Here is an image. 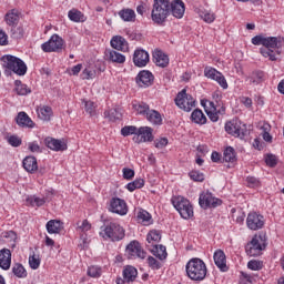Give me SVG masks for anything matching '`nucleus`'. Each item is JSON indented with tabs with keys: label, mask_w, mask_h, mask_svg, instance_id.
<instances>
[{
	"label": "nucleus",
	"mask_w": 284,
	"mask_h": 284,
	"mask_svg": "<svg viewBox=\"0 0 284 284\" xmlns=\"http://www.w3.org/2000/svg\"><path fill=\"white\" fill-rule=\"evenodd\" d=\"M246 225L248 230H263V226L265 225V217L256 212H251L247 215Z\"/></svg>",
	"instance_id": "obj_11"
},
{
	"label": "nucleus",
	"mask_w": 284,
	"mask_h": 284,
	"mask_svg": "<svg viewBox=\"0 0 284 284\" xmlns=\"http://www.w3.org/2000/svg\"><path fill=\"white\" fill-rule=\"evenodd\" d=\"M44 144L49 150H53L54 152H63L68 150V144H65V142L53 138H47Z\"/></svg>",
	"instance_id": "obj_19"
},
{
	"label": "nucleus",
	"mask_w": 284,
	"mask_h": 284,
	"mask_svg": "<svg viewBox=\"0 0 284 284\" xmlns=\"http://www.w3.org/2000/svg\"><path fill=\"white\" fill-rule=\"evenodd\" d=\"M154 145L158 150H163L168 145V138L155 140Z\"/></svg>",
	"instance_id": "obj_63"
},
{
	"label": "nucleus",
	"mask_w": 284,
	"mask_h": 284,
	"mask_svg": "<svg viewBox=\"0 0 284 284\" xmlns=\"http://www.w3.org/2000/svg\"><path fill=\"white\" fill-rule=\"evenodd\" d=\"M136 216H138V221L140 223H143L144 225H151V223H152V215L148 211L140 210L138 212Z\"/></svg>",
	"instance_id": "obj_38"
},
{
	"label": "nucleus",
	"mask_w": 284,
	"mask_h": 284,
	"mask_svg": "<svg viewBox=\"0 0 284 284\" xmlns=\"http://www.w3.org/2000/svg\"><path fill=\"white\" fill-rule=\"evenodd\" d=\"M145 119L153 125H161L163 123V118L161 116V113L156 110L149 109V112L146 113Z\"/></svg>",
	"instance_id": "obj_28"
},
{
	"label": "nucleus",
	"mask_w": 284,
	"mask_h": 284,
	"mask_svg": "<svg viewBox=\"0 0 284 284\" xmlns=\"http://www.w3.org/2000/svg\"><path fill=\"white\" fill-rule=\"evenodd\" d=\"M12 273L18 278H26V276H28V272L26 271V267H23L21 264H16L12 267Z\"/></svg>",
	"instance_id": "obj_43"
},
{
	"label": "nucleus",
	"mask_w": 284,
	"mask_h": 284,
	"mask_svg": "<svg viewBox=\"0 0 284 284\" xmlns=\"http://www.w3.org/2000/svg\"><path fill=\"white\" fill-rule=\"evenodd\" d=\"M88 276H91V278H99V276H101V268L99 266H90L88 268Z\"/></svg>",
	"instance_id": "obj_54"
},
{
	"label": "nucleus",
	"mask_w": 284,
	"mask_h": 284,
	"mask_svg": "<svg viewBox=\"0 0 284 284\" xmlns=\"http://www.w3.org/2000/svg\"><path fill=\"white\" fill-rule=\"evenodd\" d=\"M122 274L126 283H134V281H136V276H139V271L136 270V267L128 265L124 267Z\"/></svg>",
	"instance_id": "obj_27"
},
{
	"label": "nucleus",
	"mask_w": 284,
	"mask_h": 284,
	"mask_svg": "<svg viewBox=\"0 0 284 284\" xmlns=\"http://www.w3.org/2000/svg\"><path fill=\"white\" fill-rule=\"evenodd\" d=\"M29 265L31 270H39V266L41 265V260L37 257V255L29 256Z\"/></svg>",
	"instance_id": "obj_52"
},
{
	"label": "nucleus",
	"mask_w": 284,
	"mask_h": 284,
	"mask_svg": "<svg viewBox=\"0 0 284 284\" xmlns=\"http://www.w3.org/2000/svg\"><path fill=\"white\" fill-rule=\"evenodd\" d=\"M16 123L20 128H34V122L32 121V119H30L28 113H26L23 111L18 113V115L16 118Z\"/></svg>",
	"instance_id": "obj_24"
},
{
	"label": "nucleus",
	"mask_w": 284,
	"mask_h": 284,
	"mask_svg": "<svg viewBox=\"0 0 284 284\" xmlns=\"http://www.w3.org/2000/svg\"><path fill=\"white\" fill-rule=\"evenodd\" d=\"M265 163L268 168H276L278 159H276V155L270 153L265 156Z\"/></svg>",
	"instance_id": "obj_50"
},
{
	"label": "nucleus",
	"mask_w": 284,
	"mask_h": 284,
	"mask_svg": "<svg viewBox=\"0 0 284 284\" xmlns=\"http://www.w3.org/2000/svg\"><path fill=\"white\" fill-rule=\"evenodd\" d=\"M170 17V0H154L151 10V21L155 26H165Z\"/></svg>",
	"instance_id": "obj_2"
},
{
	"label": "nucleus",
	"mask_w": 284,
	"mask_h": 284,
	"mask_svg": "<svg viewBox=\"0 0 284 284\" xmlns=\"http://www.w3.org/2000/svg\"><path fill=\"white\" fill-rule=\"evenodd\" d=\"M111 48L120 52H128V49H129L128 41H125V38L121 36H115L111 39Z\"/></svg>",
	"instance_id": "obj_23"
},
{
	"label": "nucleus",
	"mask_w": 284,
	"mask_h": 284,
	"mask_svg": "<svg viewBox=\"0 0 284 284\" xmlns=\"http://www.w3.org/2000/svg\"><path fill=\"white\" fill-rule=\"evenodd\" d=\"M213 81H216V83H219V85H221L223 90H227V80H225L223 73L220 72L216 79H214Z\"/></svg>",
	"instance_id": "obj_59"
},
{
	"label": "nucleus",
	"mask_w": 284,
	"mask_h": 284,
	"mask_svg": "<svg viewBox=\"0 0 284 284\" xmlns=\"http://www.w3.org/2000/svg\"><path fill=\"white\" fill-rule=\"evenodd\" d=\"M14 85H16L17 94H19L20 97H26V94H30V92H31L30 89L28 88V85L21 83L20 80H16Z\"/></svg>",
	"instance_id": "obj_39"
},
{
	"label": "nucleus",
	"mask_w": 284,
	"mask_h": 284,
	"mask_svg": "<svg viewBox=\"0 0 284 284\" xmlns=\"http://www.w3.org/2000/svg\"><path fill=\"white\" fill-rule=\"evenodd\" d=\"M148 263H149V267H151V270H161V262H159L153 256L148 257Z\"/></svg>",
	"instance_id": "obj_57"
},
{
	"label": "nucleus",
	"mask_w": 284,
	"mask_h": 284,
	"mask_svg": "<svg viewBox=\"0 0 284 284\" xmlns=\"http://www.w3.org/2000/svg\"><path fill=\"white\" fill-rule=\"evenodd\" d=\"M104 116H108L111 121H119L121 119V112L116 109H111L104 112Z\"/></svg>",
	"instance_id": "obj_45"
},
{
	"label": "nucleus",
	"mask_w": 284,
	"mask_h": 284,
	"mask_svg": "<svg viewBox=\"0 0 284 284\" xmlns=\"http://www.w3.org/2000/svg\"><path fill=\"white\" fill-rule=\"evenodd\" d=\"M21 12L18 9H11L4 16V21L7 26H10V28L19 26Z\"/></svg>",
	"instance_id": "obj_20"
},
{
	"label": "nucleus",
	"mask_w": 284,
	"mask_h": 284,
	"mask_svg": "<svg viewBox=\"0 0 284 284\" xmlns=\"http://www.w3.org/2000/svg\"><path fill=\"white\" fill-rule=\"evenodd\" d=\"M185 270L189 278L196 283L205 281V276H207V265H205V262L199 257L191 258L186 263Z\"/></svg>",
	"instance_id": "obj_1"
},
{
	"label": "nucleus",
	"mask_w": 284,
	"mask_h": 284,
	"mask_svg": "<svg viewBox=\"0 0 284 284\" xmlns=\"http://www.w3.org/2000/svg\"><path fill=\"white\" fill-rule=\"evenodd\" d=\"M65 48V41L59 34H53L49 41L41 44L43 52H61Z\"/></svg>",
	"instance_id": "obj_9"
},
{
	"label": "nucleus",
	"mask_w": 284,
	"mask_h": 284,
	"mask_svg": "<svg viewBox=\"0 0 284 284\" xmlns=\"http://www.w3.org/2000/svg\"><path fill=\"white\" fill-rule=\"evenodd\" d=\"M223 160L225 161V163H234V161H236V153L234 152V148L227 146L224 150Z\"/></svg>",
	"instance_id": "obj_40"
},
{
	"label": "nucleus",
	"mask_w": 284,
	"mask_h": 284,
	"mask_svg": "<svg viewBox=\"0 0 284 284\" xmlns=\"http://www.w3.org/2000/svg\"><path fill=\"white\" fill-rule=\"evenodd\" d=\"M123 179H125L126 181H132V179H134V170L124 168Z\"/></svg>",
	"instance_id": "obj_61"
},
{
	"label": "nucleus",
	"mask_w": 284,
	"mask_h": 284,
	"mask_svg": "<svg viewBox=\"0 0 284 284\" xmlns=\"http://www.w3.org/2000/svg\"><path fill=\"white\" fill-rule=\"evenodd\" d=\"M175 105L184 110V112H191L192 108L196 105V101L183 89L175 98Z\"/></svg>",
	"instance_id": "obj_8"
},
{
	"label": "nucleus",
	"mask_w": 284,
	"mask_h": 284,
	"mask_svg": "<svg viewBox=\"0 0 284 284\" xmlns=\"http://www.w3.org/2000/svg\"><path fill=\"white\" fill-rule=\"evenodd\" d=\"M28 150L36 154H41V152H43V149H41V145H39V142L37 141L29 142Z\"/></svg>",
	"instance_id": "obj_51"
},
{
	"label": "nucleus",
	"mask_w": 284,
	"mask_h": 284,
	"mask_svg": "<svg viewBox=\"0 0 284 284\" xmlns=\"http://www.w3.org/2000/svg\"><path fill=\"white\" fill-rule=\"evenodd\" d=\"M129 258H145V251L141 250L139 241H132L125 250Z\"/></svg>",
	"instance_id": "obj_14"
},
{
	"label": "nucleus",
	"mask_w": 284,
	"mask_h": 284,
	"mask_svg": "<svg viewBox=\"0 0 284 284\" xmlns=\"http://www.w3.org/2000/svg\"><path fill=\"white\" fill-rule=\"evenodd\" d=\"M149 250L152 252L153 256H156L160 261L168 258V251H165V246L163 245L152 243V246Z\"/></svg>",
	"instance_id": "obj_29"
},
{
	"label": "nucleus",
	"mask_w": 284,
	"mask_h": 284,
	"mask_svg": "<svg viewBox=\"0 0 284 284\" xmlns=\"http://www.w3.org/2000/svg\"><path fill=\"white\" fill-rule=\"evenodd\" d=\"M10 263H12V253L10 250L3 248L0 251V267L2 270H10Z\"/></svg>",
	"instance_id": "obj_26"
},
{
	"label": "nucleus",
	"mask_w": 284,
	"mask_h": 284,
	"mask_svg": "<svg viewBox=\"0 0 284 284\" xmlns=\"http://www.w3.org/2000/svg\"><path fill=\"white\" fill-rule=\"evenodd\" d=\"M77 225H78V230H80V232H90V230L92 229V224H90V222L88 220L78 222Z\"/></svg>",
	"instance_id": "obj_55"
},
{
	"label": "nucleus",
	"mask_w": 284,
	"mask_h": 284,
	"mask_svg": "<svg viewBox=\"0 0 284 284\" xmlns=\"http://www.w3.org/2000/svg\"><path fill=\"white\" fill-rule=\"evenodd\" d=\"M48 201L47 197H40L37 195H31L27 197L28 205H31L32 207H41L45 205V202Z\"/></svg>",
	"instance_id": "obj_34"
},
{
	"label": "nucleus",
	"mask_w": 284,
	"mask_h": 284,
	"mask_svg": "<svg viewBox=\"0 0 284 284\" xmlns=\"http://www.w3.org/2000/svg\"><path fill=\"white\" fill-rule=\"evenodd\" d=\"M39 119L41 121H50V118L52 116V108L50 106H41L40 109L37 110Z\"/></svg>",
	"instance_id": "obj_36"
},
{
	"label": "nucleus",
	"mask_w": 284,
	"mask_h": 284,
	"mask_svg": "<svg viewBox=\"0 0 284 284\" xmlns=\"http://www.w3.org/2000/svg\"><path fill=\"white\" fill-rule=\"evenodd\" d=\"M191 120L197 125H205L207 123V118L204 115L201 109H195L191 114Z\"/></svg>",
	"instance_id": "obj_30"
},
{
	"label": "nucleus",
	"mask_w": 284,
	"mask_h": 284,
	"mask_svg": "<svg viewBox=\"0 0 284 284\" xmlns=\"http://www.w3.org/2000/svg\"><path fill=\"white\" fill-rule=\"evenodd\" d=\"M190 179H192V181H197V182H203L205 181V175H203V173L199 172V171H191L189 173Z\"/></svg>",
	"instance_id": "obj_56"
},
{
	"label": "nucleus",
	"mask_w": 284,
	"mask_h": 284,
	"mask_svg": "<svg viewBox=\"0 0 284 284\" xmlns=\"http://www.w3.org/2000/svg\"><path fill=\"white\" fill-rule=\"evenodd\" d=\"M11 38L12 39H22L23 37V28L22 27H11Z\"/></svg>",
	"instance_id": "obj_49"
},
{
	"label": "nucleus",
	"mask_w": 284,
	"mask_h": 284,
	"mask_svg": "<svg viewBox=\"0 0 284 284\" xmlns=\"http://www.w3.org/2000/svg\"><path fill=\"white\" fill-rule=\"evenodd\" d=\"M133 110L138 112V114H142V116H146L148 112L150 111V105L145 102H134L133 104Z\"/></svg>",
	"instance_id": "obj_37"
},
{
	"label": "nucleus",
	"mask_w": 284,
	"mask_h": 284,
	"mask_svg": "<svg viewBox=\"0 0 284 284\" xmlns=\"http://www.w3.org/2000/svg\"><path fill=\"white\" fill-rule=\"evenodd\" d=\"M22 165L27 172H37L39 170V165L37 164V158L34 156H27Z\"/></svg>",
	"instance_id": "obj_32"
},
{
	"label": "nucleus",
	"mask_w": 284,
	"mask_h": 284,
	"mask_svg": "<svg viewBox=\"0 0 284 284\" xmlns=\"http://www.w3.org/2000/svg\"><path fill=\"white\" fill-rule=\"evenodd\" d=\"M172 204L182 219L187 220L194 216V207L192 206V203H190L187 199L183 196H174L172 199Z\"/></svg>",
	"instance_id": "obj_6"
},
{
	"label": "nucleus",
	"mask_w": 284,
	"mask_h": 284,
	"mask_svg": "<svg viewBox=\"0 0 284 284\" xmlns=\"http://www.w3.org/2000/svg\"><path fill=\"white\" fill-rule=\"evenodd\" d=\"M133 63L136 68H145L150 63V53L143 49H138L133 53Z\"/></svg>",
	"instance_id": "obj_16"
},
{
	"label": "nucleus",
	"mask_w": 284,
	"mask_h": 284,
	"mask_svg": "<svg viewBox=\"0 0 284 284\" xmlns=\"http://www.w3.org/2000/svg\"><path fill=\"white\" fill-rule=\"evenodd\" d=\"M7 142L12 148H19L22 143V140L18 135H10V136H7Z\"/></svg>",
	"instance_id": "obj_48"
},
{
	"label": "nucleus",
	"mask_w": 284,
	"mask_h": 284,
	"mask_svg": "<svg viewBox=\"0 0 284 284\" xmlns=\"http://www.w3.org/2000/svg\"><path fill=\"white\" fill-rule=\"evenodd\" d=\"M246 182L250 187H258L261 185V182L258 181V179L254 176L246 178Z\"/></svg>",
	"instance_id": "obj_62"
},
{
	"label": "nucleus",
	"mask_w": 284,
	"mask_h": 284,
	"mask_svg": "<svg viewBox=\"0 0 284 284\" xmlns=\"http://www.w3.org/2000/svg\"><path fill=\"white\" fill-rule=\"evenodd\" d=\"M119 17L122 21H135L136 13L132 9H122L119 11Z\"/></svg>",
	"instance_id": "obj_35"
},
{
	"label": "nucleus",
	"mask_w": 284,
	"mask_h": 284,
	"mask_svg": "<svg viewBox=\"0 0 284 284\" xmlns=\"http://www.w3.org/2000/svg\"><path fill=\"white\" fill-rule=\"evenodd\" d=\"M138 131L139 129H136V126L130 125L122 128L121 134L122 136H130V134H134V136H136Z\"/></svg>",
	"instance_id": "obj_47"
},
{
	"label": "nucleus",
	"mask_w": 284,
	"mask_h": 284,
	"mask_svg": "<svg viewBox=\"0 0 284 284\" xmlns=\"http://www.w3.org/2000/svg\"><path fill=\"white\" fill-rule=\"evenodd\" d=\"M104 59L110 63H119V64L125 61V57L121 52L114 51L113 49H106L104 51Z\"/></svg>",
	"instance_id": "obj_21"
},
{
	"label": "nucleus",
	"mask_w": 284,
	"mask_h": 284,
	"mask_svg": "<svg viewBox=\"0 0 284 284\" xmlns=\"http://www.w3.org/2000/svg\"><path fill=\"white\" fill-rule=\"evenodd\" d=\"M247 267L248 270H253L254 272H256L263 268V264L256 260H252L247 263Z\"/></svg>",
	"instance_id": "obj_58"
},
{
	"label": "nucleus",
	"mask_w": 284,
	"mask_h": 284,
	"mask_svg": "<svg viewBox=\"0 0 284 284\" xmlns=\"http://www.w3.org/2000/svg\"><path fill=\"white\" fill-rule=\"evenodd\" d=\"M252 83H263L265 81V73L263 71H255L251 77Z\"/></svg>",
	"instance_id": "obj_46"
},
{
	"label": "nucleus",
	"mask_w": 284,
	"mask_h": 284,
	"mask_svg": "<svg viewBox=\"0 0 284 284\" xmlns=\"http://www.w3.org/2000/svg\"><path fill=\"white\" fill-rule=\"evenodd\" d=\"M169 14H172L175 19H183L185 3L182 0H170Z\"/></svg>",
	"instance_id": "obj_13"
},
{
	"label": "nucleus",
	"mask_w": 284,
	"mask_h": 284,
	"mask_svg": "<svg viewBox=\"0 0 284 284\" xmlns=\"http://www.w3.org/2000/svg\"><path fill=\"white\" fill-rule=\"evenodd\" d=\"M144 185L145 181L143 179H136L126 184V190H129V192H134V190H140V187H143Z\"/></svg>",
	"instance_id": "obj_42"
},
{
	"label": "nucleus",
	"mask_w": 284,
	"mask_h": 284,
	"mask_svg": "<svg viewBox=\"0 0 284 284\" xmlns=\"http://www.w3.org/2000/svg\"><path fill=\"white\" fill-rule=\"evenodd\" d=\"M284 39L282 37H267L265 38L264 48L261 49V54L270 61H276V54L274 50H280L283 48Z\"/></svg>",
	"instance_id": "obj_5"
},
{
	"label": "nucleus",
	"mask_w": 284,
	"mask_h": 284,
	"mask_svg": "<svg viewBox=\"0 0 284 284\" xmlns=\"http://www.w3.org/2000/svg\"><path fill=\"white\" fill-rule=\"evenodd\" d=\"M152 128L141 126L138 129V133L133 136L134 143H148L154 141V135H152Z\"/></svg>",
	"instance_id": "obj_12"
},
{
	"label": "nucleus",
	"mask_w": 284,
	"mask_h": 284,
	"mask_svg": "<svg viewBox=\"0 0 284 284\" xmlns=\"http://www.w3.org/2000/svg\"><path fill=\"white\" fill-rule=\"evenodd\" d=\"M265 37L263 36H255L252 38L253 45H264L265 47Z\"/></svg>",
	"instance_id": "obj_60"
},
{
	"label": "nucleus",
	"mask_w": 284,
	"mask_h": 284,
	"mask_svg": "<svg viewBox=\"0 0 284 284\" xmlns=\"http://www.w3.org/2000/svg\"><path fill=\"white\" fill-rule=\"evenodd\" d=\"M110 212L119 214L120 216H125V214H128V203L119 197H113L110 202Z\"/></svg>",
	"instance_id": "obj_15"
},
{
	"label": "nucleus",
	"mask_w": 284,
	"mask_h": 284,
	"mask_svg": "<svg viewBox=\"0 0 284 284\" xmlns=\"http://www.w3.org/2000/svg\"><path fill=\"white\" fill-rule=\"evenodd\" d=\"M100 236L104 241H123L125 239V230L119 223L110 222L101 227Z\"/></svg>",
	"instance_id": "obj_3"
},
{
	"label": "nucleus",
	"mask_w": 284,
	"mask_h": 284,
	"mask_svg": "<svg viewBox=\"0 0 284 284\" xmlns=\"http://www.w3.org/2000/svg\"><path fill=\"white\" fill-rule=\"evenodd\" d=\"M136 83L140 88H150L154 83V75L150 71H140Z\"/></svg>",
	"instance_id": "obj_17"
},
{
	"label": "nucleus",
	"mask_w": 284,
	"mask_h": 284,
	"mask_svg": "<svg viewBox=\"0 0 284 284\" xmlns=\"http://www.w3.org/2000/svg\"><path fill=\"white\" fill-rule=\"evenodd\" d=\"M68 17L70 21H74V23L83 21V13L77 9L70 10Z\"/></svg>",
	"instance_id": "obj_41"
},
{
	"label": "nucleus",
	"mask_w": 284,
	"mask_h": 284,
	"mask_svg": "<svg viewBox=\"0 0 284 284\" xmlns=\"http://www.w3.org/2000/svg\"><path fill=\"white\" fill-rule=\"evenodd\" d=\"M206 114L209 116V119H211V121H213V123H216V121H219V112L212 111V110H206Z\"/></svg>",
	"instance_id": "obj_64"
},
{
	"label": "nucleus",
	"mask_w": 284,
	"mask_h": 284,
	"mask_svg": "<svg viewBox=\"0 0 284 284\" xmlns=\"http://www.w3.org/2000/svg\"><path fill=\"white\" fill-rule=\"evenodd\" d=\"M161 241V232L153 230L150 231L146 235V247L150 250V247H152V243H154V245H156V243H159Z\"/></svg>",
	"instance_id": "obj_33"
},
{
	"label": "nucleus",
	"mask_w": 284,
	"mask_h": 284,
	"mask_svg": "<svg viewBox=\"0 0 284 284\" xmlns=\"http://www.w3.org/2000/svg\"><path fill=\"white\" fill-rule=\"evenodd\" d=\"M267 247L265 242V236L254 235L251 242L246 244V254L247 256H261V252Z\"/></svg>",
	"instance_id": "obj_7"
},
{
	"label": "nucleus",
	"mask_w": 284,
	"mask_h": 284,
	"mask_svg": "<svg viewBox=\"0 0 284 284\" xmlns=\"http://www.w3.org/2000/svg\"><path fill=\"white\" fill-rule=\"evenodd\" d=\"M63 230V223L59 220H51L47 223V231L49 234H59Z\"/></svg>",
	"instance_id": "obj_31"
},
{
	"label": "nucleus",
	"mask_w": 284,
	"mask_h": 284,
	"mask_svg": "<svg viewBox=\"0 0 284 284\" xmlns=\"http://www.w3.org/2000/svg\"><path fill=\"white\" fill-rule=\"evenodd\" d=\"M225 131L227 134H232V136H241V134H243V131L241 130V123L236 120L226 122Z\"/></svg>",
	"instance_id": "obj_25"
},
{
	"label": "nucleus",
	"mask_w": 284,
	"mask_h": 284,
	"mask_svg": "<svg viewBox=\"0 0 284 284\" xmlns=\"http://www.w3.org/2000/svg\"><path fill=\"white\" fill-rule=\"evenodd\" d=\"M214 263L216 267H219L220 272H227V258L225 256V252L223 250H217L213 255Z\"/></svg>",
	"instance_id": "obj_18"
},
{
	"label": "nucleus",
	"mask_w": 284,
	"mask_h": 284,
	"mask_svg": "<svg viewBox=\"0 0 284 284\" xmlns=\"http://www.w3.org/2000/svg\"><path fill=\"white\" fill-rule=\"evenodd\" d=\"M0 61L6 70H11V72H14V74H18L19 77H23L26 72H28L26 62L14 55H3Z\"/></svg>",
	"instance_id": "obj_4"
},
{
	"label": "nucleus",
	"mask_w": 284,
	"mask_h": 284,
	"mask_svg": "<svg viewBox=\"0 0 284 284\" xmlns=\"http://www.w3.org/2000/svg\"><path fill=\"white\" fill-rule=\"evenodd\" d=\"M153 61L159 68H168V65H170V58L161 50L153 52Z\"/></svg>",
	"instance_id": "obj_22"
},
{
	"label": "nucleus",
	"mask_w": 284,
	"mask_h": 284,
	"mask_svg": "<svg viewBox=\"0 0 284 284\" xmlns=\"http://www.w3.org/2000/svg\"><path fill=\"white\" fill-rule=\"evenodd\" d=\"M83 103L85 113L90 114V116H94V114H97V104L90 100H83Z\"/></svg>",
	"instance_id": "obj_44"
},
{
	"label": "nucleus",
	"mask_w": 284,
	"mask_h": 284,
	"mask_svg": "<svg viewBox=\"0 0 284 284\" xmlns=\"http://www.w3.org/2000/svg\"><path fill=\"white\" fill-rule=\"evenodd\" d=\"M200 207L207 210V207H219L223 203L220 199L214 197L212 192H203L199 197Z\"/></svg>",
	"instance_id": "obj_10"
},
{
	"label": "nucleus",
	"mask_w": 284,
	"mask_h": 284,
	"mask_svg": "<svg viewBox=\"0 0 284 284\" xmlns=\"http://www.w3.org/2000/svg\"><path fill=\"white\" fill-rule=\"evenodd\" d=\"M220 73L221 72L216 71V69L214 68H205L204 70V77H206L207 79H212L213 81Z\"/></svg>",
	"instance_id": "obj_53"
}]
</instances>
